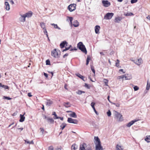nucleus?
Segmentation results:
<instances>
[{
	"instance_id": "nucleus-57",
	"label": "nucleus",
	"mask_w": 150,
	"mask_h": 150,
	"mask_svg": "<svg viewBox=\"0 0 150 150\" xmlns=\"http://www.w3.org/2000/svg\"><path fill=\"white\" fill-rule=\"evenodd\" d=\"M109 98H110L109 96H108V98H107L108 99V100L110 102V103H111L112 104V103H113V102H111L110 100V99H109Z\"/></svg>"
},
{
	"instance_id": "nucleus-20",
	"label": "nucleus",
	"mask_w": 150,
	"mask_h": 150,
	"mask_svg": "<svg viewBox=\"0 0 150 150\" xmlns=\"http://www.w3.org/2000/svg\"><path fill=\"white\" fill-rule=\"evenodd\" d=\"M94 139L95 140L96 144H97L101 143L100 139L98 137H95Z\"/></svg>"
},
{
	"instance_id": "nucleus-37",
	"label": "nucleus",
	"mask_w": 150,
	"mask_h": 150,
	"mask_svg": "<svg viewBox=\"0 0 150 150\" xmlns=\"http://www.w3.org/2000/svg\"><path fill=\"white\" fill-rule=\"evenodd\" d=\"M91 58L89 56H88L87 60H86V65H87L89 63V61L90 60Z\"/></svg>"
},
{
	"instance_id": "nucleus-48",
	"label": "nucleus",
	"mask_w": 150,
	"mask_h": 150,
	"mask_svg": "<svg viewBox=\"0 0 150 150\" xmlns=\"http://www.w3.org/2000/svg\"><path fill=\"white\" fill-rule=\"evenodd\" d=\"M104 83H105V85L106 86H108V80L107 79H104Z\"/></svg>"
},
{
	"instance_id": "nucleus-6",
	"label": "nucleus",
	"mask_w": 150,
	"mask_h": 150,
	"mask_svg": "<svg viewBox=\"0 0 150 150\" xmlns=\"http://www.w3.org/2000/svg\"><path fill=\"white\" fill-rule=\"evenodd\" d=\"M67 122L69 123H72L74 124H77L78 122V121L74 119H73L69 117L68 118Z\"/></svg>"
},
{
	"instance_id": "nucleus-51",
	"label": "nucleus",
	"mask_w": 150,
	"mask_h": 150,
	"mask_svg": "<svg viewBox=\"0 0 150 150\" xmlns=\"http://www.w3.org/2000/svg\"><path fill=\"white\" fill-rule=\"evenodd\" d=\"M137 1V0H131V3L132 4H133L136 3Z\"/></svg>"
},
{
	"instance_id": "nucleus-33",
	"label": "nucleus",
	"mask_w": 150,
	"mask_h": 150,
	"mask_svg": "<svg viewBox=\"0 0 150 150\" xmlns=\"http://www.w3.org/2000/svg\"><path fill=\"white\" fill-rule=\"evenodd\" d=\"M76 75L78 77H79V78H81V79L84 81L83 79L84 78V77L83 76H82L79 74H76Z\"/></svg>"
},
{
	"instance_id": "nucleus-28",
	"label": "nucleus",
	"mask_w": 150,
	"mask_h": 150,
	"mask_svg": "<svg viewBox=\"0 0 150 150\" xmlns=\"http://www.w3.org/2000/svg\"><path fill=\"white\" fill-rule=\"evenodd\" d=\"M66 125L67 124L65 123H63L60 126V127H61L60 129L62 130H63L66 126Z\"/></svg>"
},
{
	"instance_id": "nucleus-38",
	"label": "nucleus",
	"mask_w": 150,
	"mask_h": 150,
	"mask_svg": "<svg viewBox=\"0 0 150 150\" xmlns=\"http://www.w3.org/2000/svg\"><path fill=\"white\" fill-rule=\"evenodd\" d=\"M86 150H92L91 147L90 145H88L86 148Z\"/></svg>"
},
{
	"instance_id": "nucleus-21",
	"label": "nucleus",
	"mask_w": 150,
	"mask_h": 150,
	"mask_svg": "<svg viewBox=\"0 0 150 150\" xmlns=\"http://www.w3.org/2000/svg\"><path fill=\"white\" fill-rule=\"evenodd\" d=\"M47 120L48 123L52 124H53L54 123V120L53 118H50L49 117L48 118H47Z\"/></svg>"
},
{
	"instance_id": "nucleus-40",
	"label": "nucleus",
	"mask_w": 150,
	"mask_h": 150,
	"mask_svg": "<svg viewBox=\"0 0 150 150\" xmlns=\"http://www.w3.org/2000/svg\"><path fill=\"white\" fill-rule=\"evenodd\" d=\"M46 64L47 65H50V61L49 59H47L46 61Z\"/></svg>"
},
{
	"instance_id": "nucleus-32",
	"label": "nucleus",
	"mask_w": 150,
	"mask_h": 150,
	"mask_svg": "<svg viewBox=\"0 0 150 150\" xmlns=\"http://www.w3.org/2000/svg\"><path fill=\"white\" fill-rule=\"evenodd\" d=\"M145 140L147 142H150V135L147 136L145 139Z\"/></svg>"
},
{
	"instance_id": "nucleus-16",
	"label": "nucleus",
	"mask_w": 150,
	"mask_h": 150,
	"mask_svg": "<svg viewBox=\"0 0 150 150\" xmlns=\"http://www.w3.org/2000/svg\"><path fill=\"white\" fill-rule=\"evenodd\" d=\"M25 114V113H24L23 115H22L21 114L20 115V119L19 120V121L21 122H22L24 121L25 117L24 116V115Z\"/></svg>"
},
{
	"instance_id": "nucleus-56",
	"label": "nucleus",
	"mask_w": 150,
	"mask_h": 150,
	"mask_svg": "<svg viewBox=\"0 0 150 150\" xmlns=\"http://www.w3.org/2000/svg\"><path fill=\"white\" fill-rule=\"evenodd\" d=\"M85 86L86 87H87L88 88H89L90 87L86 83H85Z\"/></svg>"
},
{
	"instance_id": "nucleus-29",
	"label": "nucleus",
	"mask_w": 150,
	"mask_h": 150,
	"mask_svg": "<svg viewBox=\"0 0 150 150\" xmlns=\"http://www.w3.org/2000/svg\"><path fill=\"white\" fill-rule=\"evenodd\" d=\"M0 87L3 88L5 89H8L9 88V87L8 86L2 85L1 83H0Z\"/></svg>"
},
{
	"instance_id": "nucleus-1",
	"label": "nucleus",
	"mask_w": 150,
	"mask_h": 150,
	"mask_svg": "<svg viewBox=\"0 0 150 150\" xmlns=\"http://www.w3.org/2000/svg\"><path fill=\"white\" fill-rule=\"evenodd\" d=\"M77 46L79 49L82 52L86 54L87 51L85 47V46L83 44L82 42H79L77 45Z\"/></svg>"
},
{
	"instance_id": "nucleus-17",
	"label": "nucleus",
	"mask_w": 150,
	"mask_h": 150,
	"mask_svg": "<svg viewBox=\"0 0 150 150\" xmlns=\"http://www.w3.org/2000/svg\"><path fill=\"white\" fill-rule=\"evenodd\" d=\"M86 145V144L85 143H83L82 144H81L79 150H86V149H85V146Z\"/></svg>"
},
{
	"instance_id": "nucleus-43",
	"label": "nucleus",
	"mask_w": 150,
	"mask_h": 150,
	"mask_svg": "<svg viewBox=\"0 0 150 150\" xmlns=\"http://www.w3.org/2000/svg\"><path fill=\"white\" fill-rule=\"evenodd\" d=\"M107 114L108 116L109 117H110L111 116V112L110 110H109L107 112Z\"/></svg>"
},
{
	"instance_id": "nucleus-2",
	"label": "nucleus",
	"mask_w": 150,
	"mask_h": 150,
	"mask_svg": "<svg viewBox=\"0 0 150 150\" xmlns=\"http://www.w3.org/2000/svg\"><path fill=\"white\" fill-rule=\"evenodd\" d=\"M60 52L59 50H57L56 49H54L52 51V56L55 58H58L59 57Z\"/></svg>"
},
{
	"instance_id": "nucleus-50",
	"label": "nucleus",
	"mask_w": 150,
	"mask_h": 150,
	"mask_svg": "<svg viewBox=\"0 0 150 150\" xmlns=\"http://www.w3.org/2000/svg\"><path fill=\"white\" fill-rule=\"evenodd\" d=\"M52 115H54V117L55 118H56L57 117H58L57 116V115H56V112H52Z\"/></svg>"
},
{
	"instance_id": "nucleus-60",
	"label": "nucleus",
	"mask_w": 150,
	"mask_h": 150,
	"mask_svg": "<svg viewBox=\"0 0 150 150\" xmlns=\"http://www.w3.org/2000/svg\"><path fill=\"white\" fill-rule=\"evenodd\" d=\"M94 111L95 112V113L97 114V115H98V112H97L96 111V109H95V108H93Z\"/></svg>"
},
{
	"instance_id": "nucleus-52",
	"label": "nucleus",
	"mask_w": 150,
	"mask_h": 150,
	"mask_svg": "<svg viewBox=\"0 0 150 150\" xmlns=\"http://www.w3.org/2000/svg\"><path fill=\"white\" fill-rule=\"evenodd\" d=\"M91 69L92 70L93 72L94 73V74L95 73V70L94 68V67L93 66H91Z\"/></svg>"
},
{
	"instance_id": "nucleus-14",
	"label": "nucleus",
	"mask_w": 150,
	"mask_h": 150,
	"mask_svg": "<svg viewBox=\"0 0 150 150\" xmlns=\"http://www.w3.org/2000/svg\"><path fill=\"white\" fill-rule=\"evenodd\" d=\"M100 28V27L99 25H97L95 27V32L96 34L99 33V31Z\"/></svg>"
},
{
	"instance_id": "nucleus-9",
	"label": "nucleus",
	"mask_w": 150,
	"mask_h": 150,
	"mask_svg": "<svg viewBox=\"0 0 150 150\" xmlns=\"http://www.w3.org/2000/svg\"><path fill=\"white\" fill-rule=\"evenodd\" d=\"M96 146L95 150H103V148L101 146V143L96 144Z\"/></svg>"
},
{
	"instance_id": "nucleus-61",
	"label": "nucleus",
	"mask_w": 150,
	"mask_h": 150,
	"mask_svg": "<svg viewBox=\"0 0 150 150\" xmlns=\"http://www.w3.org/2000/svg\"><path fill=\"white\" fill-rule=\"evenodd\" d=\"M68 53H66L63 56V57L64 58L68 56Z\"/></svg>"
},
{
	"instance_id": "nucleus-39",
	"label": "nucleus",
	"mask_w": 150,
	"mask_h": 150,
	"mask_svg": "<svg viewBox=\"0 0 150 150\" xmlns=\"http://www.w3.org/2000/svg\"><path fill=\"white\" fill-rule=\"evenodd\" d=\"M71 47V45H70L69 47H66L65 49H64V50H62V51L64 52L69 50L70 49V47Z\"/></svg>"
},
{
	"instance_id": "nucleus-55",
	"label": "nucleus",
	"mask_w": 150,
	"mask_h": 150,
	"mask_svg": "<svg viewBox=\"0 0 150 150\" xmlns=\"http://www.w3.org/2000/svg\"><path fill=\"white\" fill-rule=\"evenodd\" d=\"M40 132L42 133V134H43L44 132V129L43 128H40Z\"/></svg>"
},
{
	"instance_id": "nucleus-62",
	"label": "nucleus",
	"mask_w": 150,
	"mask_h": 150,
	"mask_svg": "<svg viewBox=\"0 0 150 150\" xmlns=\"http://www.w3.org/2000/svg\"><path fill=\"white\" fill-rule=\"evenodd\" d=\"M44 75L46 77H48V74L45 73H44Z\"/></svg>"
},
{
	"instance_id": "nucleus-23",
	"label": "nucleus",
	"mask_w": 150,
	"mask_h": 150,
	"mask_svg": "<svg viewBox=\"0 0 150 150\" xmlns=\"http://www.w3.org/2000/svg\"><path fill=\"white\" fill-rule=\"evenodd\" d=\"M69 116L74 118H76L77 117V115L76 113L74 112H73L72 113H70L69 114Z\"/></svg>"
},
{
	"instance_id": "nucleus-46",
	"label": "nucleus",
	"mask_w": 150,
	"mask_h": 150,
	"mask_svg": "<svg viewBox=\"0 0 150 150\" xmlns=\"http://www.w3.org/2000/svg\"><path fill=\"white\" fill-rule=\"evenodd\" d=\"M134 91H137L139 89V87L137 86H135L134 87Z\"/></svg>"
},
{
	"instance_id": "nucleus-13",
	"label": "nucleus",
	"mask_w": 150,
	"mask_h": 150,
	"mask_svg": "<svg viewBox=\"0 0 150 150\" xmlns=\"http://www.w3.org/2000/svg\"><path fill=\"white\" fill-rule=\"evenodd\" d=\"M5 8L6 10L8 11L10 9V5L7 1H5Z\"/></svg>"
},
{
	"instance_id": "nucleus-42",
	"label": "nucleus",
	"mask_w": 150,
	"mask_h": 150,
	"mask_svg": "<svg viewBox=\"0 0 150 150\" xmlns=\"http://www.w3.org/2000/svg\"><path fill=\"white\" fill-rule=\"evenodd\" d=\"M3 98L5 99H7L8 100H11V98H10L9 97H6V96H4Z\"/></svg>"
},
{
	"instance_id": "nucleus-49",
	"label": "nucleus",
	"mask_w": 150,
	"mask_h": 150,
	"mask_svg": "<svg viewBox=\"0 0 150 150\" xmlns=\"http://www.w3.org/2000/svg\"><path fill=\"white\" fill-rule=\"evenodd\" d=\"M54 148L52 146H50L48 148V150H53Z\"/></svg>"
},
{
	"instance_id": "nucleus-4",
	"label": "nucleus",
	"mask_w": 150,
	"mask_h": 150,
	"mask_svg": "<svg viewBox=\"0 0 150 150\" xmlns=\"http://www.w3.org/2000/svg\"><path fill=\"white\" fill-rule=\"evenodd\" d=\"M114 13H108L104 16V18L106 20L111 19L113 16Z\"/></svg>"
},
{
	"instance_id": "nucleus-27",
	"label": "nucleus",
	"mask_w": 150,
	"mask_h": 150,
	"mask_svg": "<svg viewBox=\"0 0 150 150\" xmlns=\"http://www.w3.org/2000/svg\"><path fill=\"white\" fill-rule=\"evenodd\" d=\"M63 105L66 108L69 107L71 106V104L69 102L64 103Z\"/></svg>"
},
{
	"instance_id": "nucleus-10",
	"label": "nucleus",
	"mask_w": 150,
	"mask_h": 150,
	"mask_svg": "<svg viewBox=\"0 0 150 150\" xmlns=\"http://www.w3.org/2000/svg\"><path fill=\"white\" fill-rule=\"evenodd\" d=\"M67 42L66 41H64L61 42L60 44V46L61 48H63L66 45H67Z\"/></svg>"
},
{
	"instance_id": "nucleus-12",
	"label": "nucleus",
	"mask_w": 150,
	"mask_h": 150,
	"mask_svg": "<svg viewBox=\"0 0 150 150\" xmlns=\"http://www.w3.org/2000/svg\"><path fill=\"white\" fill-rule=\"evenodd\" d=\"M137 121V120H132L129 122L128 123H127L126 125V126L128 127H130L133 124H134L135 122H136Z\"/></svg>"
},
{
	"instance_id": "nucleus-15",
	"label": "nucleus",
	"mask_w": 150,
	"mask_h": 150,
	"mask_svg": "<svg viewBox=\"0 0 150 150\" xmlns=\"http://www.w3.org/2000/svg\"><path fill=\"white\" fill-rule=\"evenodd\" d=\"M124 148L122 146L117 144L116 146V150H123Z\"/></svg>"
},
{
	"instance_id": "nucleus-24",
	"label": "nucleus",
	"mask_w": 150,
	"mask_h": 150,
	"mask_svg": "<svg viewBox=\"0 0 150 150\" xmlns=\"http://www.w3.org/2000/svg\"><path fill=\"white\" fill-rule=\"evenodd\" d=\"M52 103L53 102L52 101L50 100H47L46 102V105L48 106H50L52 104Z\"/></svg>"
},
{
	"instance_id": "nucleus-63",
	"label": "nucleus",
	"mask_w": 150,
	"mask_h": 150,
	"mask_svg": "<svg viewBox=\"0 0 150 150\" xmlns=\"http://www.w3.org/2000/svg\"><path fill=\"white\" fill-rule=\"evenodd\" d=\"M10 1V2L12 4H14V2L12 0H9Z\"/></svg>"
},
{
	"instance_id": "nucleus-64",
	"label": "nucleus",
	"mask_w": 150,
	"mask_h": 150,
	"mask_svg": "<svg viewBox=\"0 0 150 150\" xmlns=\"http://www.w3.org/2000/svg\"><path fill=\"white\" fill-rule=\"evenodd\" d=\"M146 18L150 20V16H148Z\"/></svg>"
},
{
	"instance_id": "nucleus-3",
	"label": "nucleus",
	"mask_w": 150,
	"mask_h": 150,
	"mask_svg": "<svg viewBox=\"0 0 150 150\" xmlns=\"http://www.w3.org/2000/svg\"><path fill=\"white\" fill-rule=\"evenodd\" d=\"M115 117L119 121H122L123 120L122 115L120 113L115 111L114 112Z\"/></svg>"
},
{
	"instance_id": "nucleus-11",
	"label": "nucleus",
	"mask_w": 150,
	"mask_h": 150,
	"mask_svg": "<svg viewBox=\"0 0 150 150\" xmlns=\"http://www.w3.org/2000/svg\"><path fill=\"white\" fill-rule=\"evenodd\" d=\"M21 16L19 18V20L21 22H24L25 21V18L26 17L25 16L24 14L23 15H20Z\"/></svg>"
},
{
	"instance_id": "nucleus-35",
	"label": "nucleus",
	"mask_w": 150,
	"mask_h": 150,
	"mask_svg": "<svg viewBox=\"0 0 150 150\" xmlns=\"http://www.w3.org/2000/svg\"><path fill=\"white\" fill-rule=\"evenodd\" d=\"M124 15L126 16H128L133 15L134 14L132 13L128 12L127 13H124Z\"/></svg>"
},
{
	"instance_id": "nucleus-22",
	"label": "nucleus",
	"mask_w": 150,
	"mask_h": 150,
	"mask_svg": "<svg viewBox=\"0 0 150 150\" xmlns=\"http://www.w3.org/2000/svg\"><path fill=\"white\" fill-rule=\"evenodd\" d=\"M73 25L74 27H77L79 25V23L77 20H75L74 21Z\"/></svg>"
},
{
	"instance_id": "nucleus-7",
	"label": "nucleus",
	"mask_w": 150,
	"mask_h": 150,
	"mask_svg": "<svg viewBox=\"0 0 150 150\" xmlns=\"http://www.w3.org/2000/svg\"><path fill=\"white\" fill-rule=\"evenodd\" d=\"M102 3L103 6L105 7H107L110 5V3L108 0H103Z\"/></svg>"
},
{
	"instance_id": "nucleus-8",
	"label": "nucleus",
	"mask_w": 150,
	"mask_h": 150,
	"mask_svg": "<svg viewBox=\"0 0 150 150\" xmlns=\"http://www.w3.org/2000/svg\"><path fill=\"white\" fill-rule=\"evenodd\" d=\"M132 61L138 65H140L143 62L142 59L141 58L138 59L137 61H136L134 60H132Z\"/></svg>"
},
{
	"instance_id": "nucleus-58",
	"label": "nucleus",
	"mask_w": 150,
	"mask_h": 150,
	"mask_svg": "<svg viewBox=\"0 0 150 150\" xmlns=\"http://www.w3.org/2000/svg\"><path fill=\"white\" fill-rule=\"evenodd\" d=\"M28 95L29 97H31L32 96L30 93H28Z\"/></svg>"
},
{
	"instance_id": "nucleus-34",
	"label": "nucleus",
	"mask_w": 150,
	"mask_h": 150,
	"mask_svg": "<svg viewBox=\"0 0 150 150\" xmlns=\"http://www.w3.org/2000/svg\"><path fill=\"white\" fill-rule=\"evenodd\" d=\"M147 84L146 87V89L148 90L149 89L150 87V83L149 82L148 80L147 81Z\"/></svg>"
},
{
	"instance_id": "nucleus-53",
	"label": "nucleus",
	"mask_w": 150,
	"mask_h": 150,
	"mask_svg": "<svg viewBox=\"0 0 150 150\" xmlns=\"http://www.w3.org/2000/svg\"><path fill=\"white\" fill-rule=\"evenodd\" d=\"M69 19V21L71 23H72V22L73 20V18L72 17H68Z\"/></svg>"
},
{
	"instance_id": "nucleus-47",
	"label": "nucleus",
	"mask_w": 150,
	"mask_h": 150,
	"mask_svg": "<svg viewBox=\"0 0 150 150\" xmlns=\"http://www.w3.org/2000/svg\"><path fill=\"white\" fill-rule=\"evenodd\" d=\"M95 105V103L93 102H92L91 103V106L93 108H95L94 105Z\"/></svg>"
},
{
	"instance_id": "nucleus-26",
	"label": "nucleus",
	"mask_w": 150,
	"mask_h": 150,
	"mask_svg": "<svg viewBox=\"0 0 150 150\" xmlns=\"http://www.w3.org/2000/svg\"><path fill=\"white\" fill-rule=\"evenodd\" d=\"M51 25L54 26V28L55 29H57L58 30H61L60 28L58 27L57 25L54 23H51Z\"/></svg>"
},
{
	"instance_id": "nucleus-45",
	"label": "nucleus",
	"mask_w": 150,
	"mask_h": 150,
	"mask_svg": "<svg viewBox=\"0 0 150 150\" xmlns=\"http://www.w3.org/2000/svg\"><path fill=\"white\" fill-rule=\"evenodd\" d=\"M124 78V75L121 76H118L117 77V79H123Z\"/></svg>"
},
{
	"instance_id": "nucleus-59",
	"label": "nucleus",
	"mask_w": 150,
	"mask_h": 150,
	"mask_svg": "<svg viewBox=\"0 0 150 150\" xmlns=\"http://www.w3.org/2000/svg\"><path fill=\"white\" fill-rule=\"evenodd\" d=\"M24 141H25V143L30 144V142L29 141H28L26 140H24Z\"/></svg>"
},
{
	"instance_id": "nucleus-25",
	"label": "nucleus",
	"mask_w": 150,
	"mask_h": 150,
	"mask_svg": "<svg viewBox=\"0 0 150 150\" xmlns=\"http://www.w3.org/2000/svg\"><path fill=\"white\" fill-rule=\"evenodd\" d=\"M122 18L120 17H116L115 18V22L116 23H118L121 20Z\"/></svg>"
},
{
	"instance_id": "nucleus-30",
	"label": "nucleus",
	"mask_w": 150,
	"mask_h": 150,
	"mask_svg": "<svg viewBox=\"0 0 150 150\" xmlns=\"http://www.w3.org/2000/svg\"><path fill=\"white\" fill-rule=\"evenodd\" d=\"M40 25L41 28L43 29H45L46 28L45 24L43 22H41L40 23Z\"/></svg>"
},
{
	"instance_id": "nucleus-41",
	"label": "nucleus",
	"mask_w": 150,
	"mask_h": 150,
	"mask_svg": "<svg viewBox=\"0 0 150 150\" xmlns=\"http://www.w3.org/2000/svg\"><path fill=\"white\" fill-rule=\"evenodd\" d=\"M54 119H60L61 120H63V117H57L56 118H55L54 117H53Z\"/></svg>"
},
{
	"instance_id": "nucleus-19",
	"label": "nucleus",
	"mask_w": 150,
	"mask_h": 150,
	"mask_svg": "<svg viewBox=\"0 0 150 150\" xmlns=\"http://www.w3.org/2000/svg\"><path fill=\"white\" fill-rule=\"evenodd\" d=\"M32 13L30 11L29 12L26 13L25 14H24V15L26 17L29 18L32 16Z\"/></svg>"
},
{
	"instance_id": "nucleus-31",
	"label": "nucleus",
	"mask_w": 150,
	"mask_h": 150,
	"mask_svg": "<svg viewBox=\"0 0 150 150\" xmlns=\"http://www.w3.org/2000/svg\"><path fill=\"white\" fill-rule=\"evenodd\" d=\"M77 147V146L75 144H74L71 146L72 150H76Z\"/></svg>"
},
{
	"instance_id": "nucleus-18",
	"label": "nucleus",
	"mask_w": 150,
	"mask_h": 150,
	"mask_svg": "<svg viewBox=\"0 0 150 150\" xmlns=\"http://www.w3.org/2000/svg\"><path fill=\"white\" fill-rule=\"evenodd\" d=\"M124 76L125 80H130L131 79L132 76L130 74H125L124 75Z\"/></svg>"
},
{
	"instance_id": "nucleus-5",
	"label": "nucleus",
	"mask_w": 150,
	"mask_h": 150,
	"mask_svg": "<svg viewBox=\"0 0 150 150\" xmlns=\"http://www.w3.org/2000/svg\"><path fill=\"white\" fill-rule=\"evenodd\" d=\"M76 5L75 4H71L69 5L68 8L70 12H72L76 9Z\"/></svg>"
},
{
	"instance_id": "nucleus-44",
	"label": "nucleus",
	"mask_w": 150,
	"mask_h": 150,
	"mask_svg": "<svg viewBox=\"0 0 150 150\" xmlns=\"http://www.w3.org/2000/svg\"><path fill=\"white\" fill-rule=\"evenodd\" d=\"M112 104L115 105L117 107H119L120 106V104L118 103H112Z\"/></svg>"
},
{
	"instance_id": "nucleus-54",
	"label": "nucleus",
	"mask_w": 150,
	"mask_h": 150,
	"mask_svg": "<svg viewBox=\"0 0 150 150\" xmlns=\"http://www.w3.org/2000/svg\"><path fill=\"white\" fill-rule=\"evenodd\" d=\"M43 30H44L43 31V32H44V33L45 34H47V32L46 30V29L45 28V29H44Z\"/></svg>"
},
{
	"instance_id": "nucleus-36",
	"label": "nucleus",
	"mask_w": 150,
	"mask_h": 150,
	"mask_svg": "<svg viewBox=\"0 0 150 150\" xmlns=\"http://www.w3.org/2000/svg\"><path fill=\"white\" fill-rule=\"evenodd\" d=\"M85 93L84 91L81 90H79L76 92V93L79 95H81L82 93Z\"/></svg>"
}]
</instances>
